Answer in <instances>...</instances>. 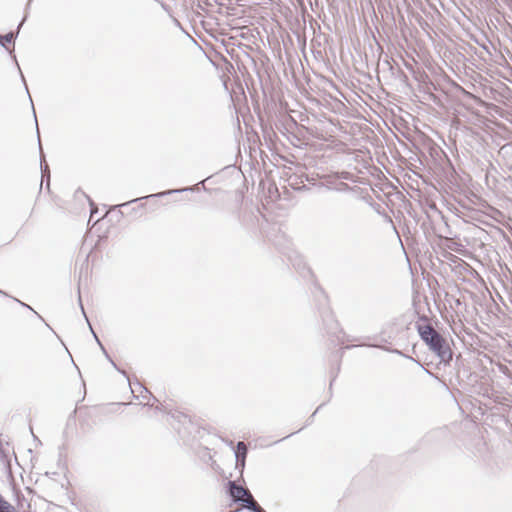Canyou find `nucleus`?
Masks as SVG:
<instances>
[{
  "label": "nucleus",
  "mask_w": 512,
  "mask_h": 512,
  "mask_svg": "<svg viewBox=\"0 0 512 512\" xmlns=\"http://www.w3.org/2000/svg\"><path fill=\"white\" fill-rule=\"evenodd\" d=\"M230 495L235 501H241L246 505V499H249V495H251V493L242 486H238L234 482H230Z\"/></svg>",
  "instance_id": "obj_2"
},
{
  "label": "nucleus",
  "mask_w": 512,
  "mask_h": 512,
  "mask_svg": "<svg viewBox=\"0 0 512 512\" xmlns=\"http://www.w3.org/2000/svg\"><path fill=\"white\" fill-rule=\"evenodd\" d=\"M421 338L429 345L442 361L448 362L452 358V352L446 341L430 326L419 328Z\"/></svg>",
  "instance_id": "obj_1"
},
{
  "label": "nucleus",
  "mask_w": 512,
  "mask_h": 512,
  "mask_svg": "<svg viewBox=\"0 0 512 512\" xmlns=\"http://www.w3.org/2000/svg\"><path fill=\"white\" fill-rule=\"evenodd\" d=\"M245 507L252 510L253 512H265L253 499L252 495H249V499H246Z\"/></svg>",
  "instance_id": "obj_3"
},
{
  "label": "nucleus",
  "mask_w": 512,
  "mask_h": 512,
  "mask_svg": "<svg viewBox=\"0 0 512 512\" xmlns=\"http://www.w3.org/2000/svg\"><path fill=\"white\" fill-rule=\"evenodd\" d=\"M165 193H158V194H155V196H162L164 195Z\"/></svg>",
  "instance_id": "obj_6"
},
{
  "label": "nucleus",
  "mask_w": 512,
  "mask_h": 512,
  "mask_svg": "<svg viewBox=\"0 0 512 512\" xmlns=\"http://www.w3.org/2000/svg\"><path fill=\"white\" fill-rule=\"evenodd\" d=\"M246 451H247L246 445L243 442H238L237 451H236L237 459H239L240 456H242V458L244 459L245 455H246Z\"/></svg>",
  "instance_id": "obj_4"
},
{
  "label": "nucleus",
  "mask_w": 512,
  "mask_h": 512,
  "mask_svg": "<svg viewBox=\"0 0 512 512\" xmlns=\"http://www.w3.org/2000/svg\"><path fill=\"white\" fill-rule=\"evenodd\" d=\"M13 39H14V34L11 32V33L6 34L3 37H0V42L2 43L3 46H5V44L2 41L10 43Z\"/></svg>",
  "instance_id": "obj_5"
}]
</instances>
